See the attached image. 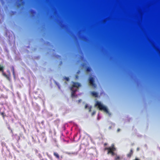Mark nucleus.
<instances>
[{"label":"nucleus","instance_id":"2eb2a0df","mask_svg":"<svg viewBox=\"0 0 160 160\" xmlns=\"http://www.w3.org/2000/svg\"><path fill=\"white\" fill-rule=\"evenodd\" d=\"M64 79L67 81H68L69 79V78L68 77H65L64 78Z\"/></svg>","mask_w":160,"mask_h":160},{"label":"nucleus","instance_id":"f257e3e1","mask_svg":"<svg viewBox=\"0 0 160 160\" xmlns=\"http://www.w3.org/2000/svg\"><path fill=\"white\" fill-rule=\"evenodd\" d=\"M96 106H98L99 109L100 110H103L107 113L108 112V111L107 108L102 104L100 102L97 101L95 104Z\"/></svg>","mask_w":160,"mask_h":160},{"label":"nucleus","instance_id":"a878e982","mask_svg":"<svg viewBox=\"0 0 160 160\" xmlns=\"http://www.w3.org/2000/svg\"><path fill=\"white\" fill-rule=\"evenodd\" d=\"M84 64H83L82 65V66H84Z\"/></svg>","mask_w":160,"mask_h":160},{"label":"nucleus","instance_id":"b1692460","mask_svg":"<svg viewBox=\"0 0 160 160\" xmlns=\"http://www.w3.org/2000/svg\"><path fill=\"white\" fill-rule=\"evenodd\" d=\"M42 133H43L44 134H45V132H43Z\"/></svg>","mask_w":160,"mask_h":160},{"label":"nucleus","instance_id":"f8f14e48","mask_svg":"<svg viewBox=\"0 0 160 160\" xmlns=\"http://www.w3.org/2000/svg\"><path fill=\"white\" fill-rule=\"evenodd\" d=\"M10 75H7V76H6L5 77L7 78L8 80L9 81H10L11 78L10 77Z\"/></svg>","mask_w":160,"mask_h":160},{"label":"nucleus","instance_id":"20e7f679","mask_svg":"<svg viewBox=\"0 0 160 160\" xmlns=\"http://www.w3.org/2000/svg\"><path fill=\"white\" fill-rule=\"evenodd\" d=\"M89 82L90 84L93 86H94L95 84L94 83V80L93 78L91 77L89 80Z\"/></svg>","mask_w":160,"mask_h":160},{"label":"nucleus","instance_id":"4468645a","mask_svg":"<svg viewBox=\"0 0 160 160\" xmlns=\"http://www.w3.org/2000/svg\"><path fill=\"white\" fill-rule=\"evenodd\" d=\"M120 157L119 156H117L115 159V160H120Z\"/></svg>","mask_w":160,"mask_h":160},{"label":"nucleus","instance_id":"dca6fc26","mask_svg":"<svg viewBox=\"0 0 160 160\" xmlns=\"http://www.w3.org/2000/svg\"><path fill=\"white\" fill-rule=\"evenodd\" d=\"M111 147H109V148H105L104 149L105 150H108V151L109 150Z\"/></svg>","mask_w":160,"mask_h":160},{"label":"nucleus","instance_id":"1a4fd4ad","mask_svg":"<svg viewBox=\"0 0 160 160\" xmlns=\"http://www.w3.org/2000/svg\"><path fill=\"white\" fill-rule=\"evenodd\" d=\"M78 153V152H68V154L69 155H70V154H72V155H77Z\"/></svg>","mask_w":160,"mask_h":160},{"label":"nucleus","instance_id":"aec40b11","mask_svg":"<svg viewBox=\"0 0 160 160\" xmlns=\"http://www.w3.org/2000/svg\"><path fill=\"white\" fill-rule=\"evenodd\" d=\"M107 143H105L104 144V146L107 145Z\"/></svg>","mask_w":160,"mask_h":160},{"label":"nucleus","instance_id":"39448f33","mask_svg":"<svg viewBox=\"0 0 160 160\" xmlns=\"http://www.w3.org/2000/svg\"><path fill=\"white\" fill-rule=\"evenodd\" d=\"M53 155L58 159L59 160L60 159V156L58 153L57 152H54Z\"/></svg>","mask_w":160,"mask_h":160},{"label":"nucleus","instance_id":"6e6552de","mask_svg":"<svg viewBox=\"0 0 160 160\" xmlns=\"http://www.w3.org/2000/svg\"><path fill=\"white\" fill-rule=\"evenodd\" d=\"M91 93H92V95L93 96H94L95 97H97L98 96V93L96 92H94V91L92 92H91Z\"/></svg>","mask_w":160,"mask_h":160},{"label":"nucleus","instance_id":"f03ea898","mask_svg":"<svg viewBox=\"0 0 160 160\" xmlns=\"http://www.w3.org/2000/svg\"><path fill=\"white\" fill-rule=\"evenodd\" d=\"M116 150V148L114 147L113 145L112 146L109 151H108V153H111L112 156H114L115 154L114 151Z\"/></svg>","mask_w":160,"mask_h":160},{"label":"nucleus","instance_id":"a211bd4d","mask_svg":"<svg viewBox=\"0 0 160 160\" xmlns=\"http://www.w3.org/2000/svg\"><path fill=\"white\" fill-rule=\"evenodd\" d=\"M96 113V112L95 111H93V112L92 113V116L94 115Z\"/></svg>","mask_w":160,"mask_h":160},{"label":"nucleus","instance_id":"6ab92c4d","mask_svg":"<svg viewBox=\"0 0 160 160\" xmlns=\"http://www.w3.org/2000/svg\"><path fill=\"white\" fill-rule=\"evenodd\" d=\"M88 107V105L87 104H86L85 105V108H86Z\"/></svg>","mask_w":160,"mask_h":160},{"label":"nucleus","instance_id":"9b49d317","mask_svg":"<svg viewBox=\"0 0 160 160\" xmlns=\"http://www.w3.org/2000/svg\"><path fill=\"white\" fill-rule=\"evenodd\" d=\"M4 67L0 65V72L1 71L2 72H3Z\"/></svg>","mask_w":160,"mask_h":160},{"label":"nucleus","instance_id":"f3484780","mask_svg":"<svg viewBox=\"0 0 160 160\" xmlns=\"http://www.w3.org/2000/svg\"><path fill=\"white\" fill-rule=\"evenodd\" d=\"M2 72V75L4 76V77H6V76H7V74H6L5 73H4L3 72Z\"/></svg>","mask_w":160,"mask_h":160},{"label":"nucleus","instance_id":"412c9836","mask_svg":"<svg viewBox=\"0 0 160 160\" xmlns=\"http://www.w3.org/2000/svg\"><path fill=\"white\" fill-rule=\"evenodd\" d=\"M63 156H61L60 157L61 158H63Z\"/></svg>","mask_w":160,"mask_h":160},{"label":"nucleus","instance_id":"9d476101","mask_svg":"<svg viewBox=\"0 0 160 160\" xmlns=\"http://www.w3.org/2000/svg\"><path fill=\"white\" fill-rule=\"evenodd\" d=\"M1 115L3 117V118L4 119L5 118V117L6 116V115H4V112H0Z\"/></svg>","mask_w":160,"mask_h":160},{"label":"nucleus","instance_id":"423d86ee","mask_svg":"<svg viewBox=\"0 0 160 160\" xmlns=\"http://www.w3.org/2000/svg\"><path fill=\"white\" fill-rule=\"evenodd\" d=\"M133 153V150L132 149H131L130 150V152H129V153L127 155V156L128 157H129V158L131 157V156H132V155Z\"/></svg>","mask_w":160,"mask_h":160},{"label":"nucleus","instance_id":"0eeeda50","mask_svg":"<svg viewBox=\"0 0 160 160\" xmlns=\"http://www.w3.org/2000/svg\"><path fill=\"white\" fill-rule=\"evenodd\" d=\"M72 91V93H71V96L72 97H73L75 96V93L77 91V89L75 90H73L72 89V90H71Z\"/></svg>","mask_w":160,"mask_h":160},{"label":"nucleus","instance_id":"4be33fe9","mask_svg":"<svg viewBox=\"0 0 160 160\" xmlns=\"http://www.w3.org/2000/svg\"><path fill=\"white\" fill-rule=\"evenodd\" d=\"M91 108H90V109H89V112H91Z\"/></svg>","mask_w":160,"mask_h":160},{"label":"nucleus","instance_id":"5701e85b","mask_svg":"<svg viewBox=\"0 0 160 160\" xmlns=\"http://www.w3.org/2000/svg\"><path fill=\"white\" fill-rule=\"evenodd\" d=\"M13 74H14V70H13Z\"/></svg>","mask_w":160,"mask_h":160},{"label":"nucleus","instance_id":"7ed1b4c3","mask_svg":"<svg viewBox=\"0 0 160 160\" xmlns=\"http://www.w3.org/2000/svg\"><path fill=\"white\" fill-rule=\"evenodd\" d=\"M80 86V83L78 82H73V84L72 87L71 88V90H72V89H73V88L76 87V88H78Z\"/></svg>","mask_w":160,"mask_h":160},{"label":"nucleus","instance_id":"ddd939ff","mask_svg":"<svg viewBox=\"0 0 160 160\" xmlns=\"http://www.w3.org/2000/svg\"><path fill=\"white\" fill-rule=\"evenodd\" d=\"M91 69L89 67H88L86 69V71L87 72H90L91 71Z\"/></svg>","mask_w":160,"mask_h":160},{"label":"nucleus","instance_id":"393cba45","mask_svg":"<svg viewBox=\"0 0 160 160\" xmlns=\"http://www.w3.org/2000/svg\"><path fill=\"white\" fill-rule=\"evenodd\" d=\"M137 149L138 150L139 149L138 148H137Z\"/></svg>","mask_w":160,"mask_h":160}]
</instances>
